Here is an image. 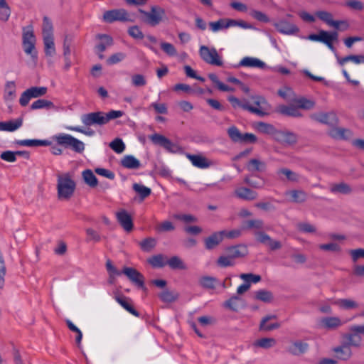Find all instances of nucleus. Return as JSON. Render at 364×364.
I'll return each mask as SVG.
<instances>
[{
  "label": "nucleus",
  "mask_w": 364,
  "mask_h": 364,
  "mask_svg": "<svg viewBox=\"0 0 364 364\" xmlns=\"http://www.w3.org/2000/svg\"><path fill=\"white\" fill-rule=\"evenodd\" d=\"M16 144L19 146H50L51 145V142L48 140H41V139H24V140H18L15 142Z\"/></svg>",
  "instance_id": "30"
},
{
  "label": "nucleus",
  "mask_w": 364,
  "mask_h": 364,
  "mask_svg": "<svg viewBox=\"0 0 364 364\" xmlns=\"http://www.w3.org/2000/svg\"><path fill=\"white\" fill-rule=\"evenodd\" d=\"M144 252H149L156 245V240L154 237H146L139 243Z\"/></svg>",
  "instance_id": "46"
},
{
  "label": "nucleus",
  "mask_w": 364,
  "mask_h": 364,
  "mask_svg": "<svg viewBox=\"0 0 364 364\" xmlns=\"http://www.w3.org/2000/svg\"><path fill=\"white\" fill-rule=\"evenodd\" d=\"M120 165L129 169H137L141 166L140 161L132 155H125L120 161Z\"/></svg>",
  "instance_id": "26"
},
{
  "label": "nucleus",
  "mask_w": 364,
  "mask_h": 364,
  "mask_svg": "<svg viewBox=\"0 0 364 364\" xmlns=\"http://www.w3.org/2000/svg\"><path fill=\"white\" fill-rule=\"evenodd\" d=\"M274 139L279 142L288 144H294L297 141L296 135L294 133L278 130L275 133Z\"/></svg>",
  "instance_id": "20"
},
{
  "label": "nucleus",
  "mask_w": 364,
  "mask_h": 364,
  "mask_svg": "<svg viewBox=\"0 0 364 364\" xmlns=\"http://www.w3.org/2000/svg\"><path fill=\"white\" fill-rule=\"evenodd\" d=\"M46 108L48 109H55L58 110L59 107L55 106L51 101L45 99H39L32 103L31 105V109H38Z\"/></svg>",
  "instance_id": "31"
},
{
  "label": "nucleus",
  "mask_w": 364,
  "mask_h": 364,
  "mask_svg": "<svg viewBox=\"0 0 364 364\" xmlns=\"http://www.w3.org/2000/svg\"><path fill=\"white\" fill-rule=\"evenodd\" d=\"M96 39L100 40V43L95 46V50L97 53L104 52L107 47L113 45V38L107 34H97L95 36Z\"/></svg>",
  "instance_id": "19"
},
{
  "label": "nucleus",
  "mask_w": 364,
  "mask_h": 364,
  "mask_svg": "<svg viewBox=\"0 0 364 364\" xmlns=\"http://www.w3.org/2000/svg\"><path fill=\"white\" fill-rule=\"evenodd\" d=\"M227 132L229 137L232 141L240 142L242 133L235 126L229 127Z\"/></svg>",
  "instance_id": "57"
},
{
  "label": "nucleus",
  "mask_w": 364,
  "mask_h": 364,
  "mask_svg": "<svg viewBox=\"0 0 364 364\" xmlns=\"http://www.w3.org/2000/svg\"><path fill=\"white\" fill-rule=\"evenodd\" d=\"M133 189L134 190V191L139 193L141 200H144V198L150 196L151 193V190L149 188L138 183H134L133 185Z\"/></svg>",
  "instance_id": "51"
},
{
  "label": "nucleus",
  "mask_w": 364,
  "mask_h": 364,
  "mask_svg": "<svg viewBox=\"0 0 364 364\" xmlns=\"http://www.w3.org/2000/svg\"><path fill=\"white\" fill-rule=\"evenodd\" d=\"M289 195L292 198V201L294 203H301L306 201L307 198V194L301 190L291 191L289 192Z\"/></svg>",
  "instance_id": "50"
},
{
  "label": "nucleus",
  "mask_w": 364,
  "mask_h": 364,
  "mask_svg": "<svg viewBox=\"0 0 364 364\" xmlns=\"http://www.w3.org/2000/svg\"><path fill=\"white\" fill-rule=\"evenodd\" d=\"M123 114L124 112L120 110H111L107 113L101 111L89 112L81 116V121L86 128L70 126L67 129L91 136L95 134V132L90 128L91 126L102 127L110 120L121 117Z\"/></svg>",
  "instance_id": "1"
},
{
  "label": "nucleus",
  "mask_w": 364,
  "mask_h": 364,
  "mask_svg": "<svg viewBox=\"0 0 364 364\" xmlns=\"http://www.w3.org/2000/svg\"><path fill=\"white\" fill-rule=\"evenodd\" d=\"M147 261L154 268H162L166 264L165 257L162 254L154 255L149 258Z\"/></svg>",
  "instance_id": "39"
},
{
  "label": "nucleus",
  "mask_w": 364,
  "mask_h": 364,
  "mask_svg": "<svg viewBox=\"0 0 364 364\" xmlns=\"http://www.w3.org/2000/svg\"><path fill=\"white\" fill-rule=\"evenodd\" d=\"M277 173L284 175L291 181H297L299 179L298 174L288 168H281L277 171Z\"/></svg>",
  "instance_id": "62"
},
{
  "label": "nucleus",
  "mask_w": 364,
  "mask_h": 364,
  "mask_svg": "<svg viewBox=\"0 0 364 364\" xmlns=\"http://www.w3.org/2000/svg\"><path fill=\"white\" fill-rule=\"evenodd\" d=\"M159 297L164 302L171 303L178 299L179 294L176 291L165 289L159 294Z\"/></svg>",
  "instance_id": "36"
},
{
  "label": "nucleus",
  "mask_w": 364,
  "mask_h": 364,
  "mask_svg": "<svg viewBox=\"0 0 364 364\" xmlns=\"http://www.w3.org/2000/svg\"><path fill=\"white\" fill-rule=\"evenodd\" d=\"M217 264L220 267H228L233 266L235 262H233V259L227 254L226 255H222L218 257L217 260Z\"/></svg>",
  "instance_id": "59"
},
{
  "label": "nucleus",
  "mask_w": 364,
  "mask_h": 364,
  "mask_svg": "<svg viewBox=\"0 0 364 364\" xmlns=\"http://www.w3.org/2000/svg\"><path fill=\"white\" fill-rule=\"evenodd\" d=\"M22 118L7 122H0V131L14 132L22 126Z\"/></svg>",
  "instance_id": "25"
},
{
  "label": "nucleus",
  "mask_w": 364,
  "mask_h": 364,
  "mask_svg": "<svg viewBox=\"0 0 364 364\" xmlns=\"http://www.w3.org/2000/svg\"><path fill=\"white\" fill-rule=\"evenodd\" d=\"M277 112L282 115L294 117H301L302 114L299 110V108L294 105H279L277 108Z\"/></svg>",
  "instance_id": "21"
},
{
  "label": "nucleus",
  "mask_w": 364,
  "mask_h": 364,
  "mask_svg": "<svg viewBox=\"0 0 364 364\" xmlns=\"http://www.w3.org/2000/svg\"><path fill=\"white\" fill-rule=\"evenodd\" d=\"M254 175L247 176L244 178V182L254 188H262L264 185V181L262 178H259L258 180L252 179V177Z\"/></svg>",
  "instance_id": "52"
},
{
  "label": "nucleus",
  "mask_w": 364,
  "mask_h": 364,
  "mask_svg": "<svg viewBox=\"0 0 364 364\" xmlns=\"http://www.w3.org/2000/svg\"><path fill=\"white\" fill-rule=\"evenodd\" d=\"M76 183L70 173H66L58 176L57 191L60 200H69L74 195Z\"/></svg>",
  "instance_id": "2"
},
{
  "label": "nucleus",
  "mask_w": 364,
  "mask_h": 364,
  "mask_svg": "<svg viewBox=\"0 0 364 364\" xmlns=\"http://www.w3.org/2000/svg\"><path fill=\"white\" fill-rule=\"evenodd\" d=\"M223 306L234 312H237L244 306L242 299L238 295H233L223 303Z\"/></svg>",
  "instance_id": "18"
},
{
  "label": "nucleus",
  "mask_w": 364,
  "mask_h": 364,
  "mask_svg": "<svg viewBox=\"0 0 364 364\" xmlns=\"http://www.w3.org/2000/svg\"><path fill=\"white\" fill-rule=\"evenodd\" d=\"M199 54L203 60L210 65L222 66L223 64L215 48H210L206 46H201L199 49Z\"/></svg>",
  "instance_id": "8"
},
{
  "label": "nucleus",
  "mask_w": 364,
  "mask_h": 364,
  "mask_svg": "<svg viewBox=\"0 0 364 364\" xmlns=\"http://www.w3.org/2000/svg\"><path fill=\"white\" fill-rule=\"evenodd\" d=\"M65 322H66V324H67L68 328L71 331H73V333H77V336H76V338H75V341L77 343V346L80 348V347L81 341H82V333L81 331L75 325H74L72 323V321H70L69 319H67L65 321Z\"/></svg>",
  "instance_id": "55"
},
{
  "label": "nucleus",
  "mask_w": 364,
  "mask_h": 364,
  "mask_svg": "<svg viewBox=\"0 0 364 364\" xmlns=\"http://www.w3.org/2000/svg\"><path fill=\"white\" fill-rule=\"evenodd\" d=\"M316 16L328 25L337 28L338 23L333 20V16L331 13L326 11H318L316 13Z\"/></svg>",
  "instance_id": "37"
},
{
  "label": "nucleus",
  "mask_w": 364,
  "mask_h": 364,
  "mask_svg": "<svg viewBox=\"0 0 364 364\" xmlns=\"http://www.w3.org/2000/svg\"><path fill=\"white\" fill-rule=\"evenodd\" d=\"M187 157L196 167L206 168L211 166V162L202 155L187 154Z\"/></svg>",
  "instance_id": "23"
},
{
  "label": "nucleus",
  "mask_w": 364,
  "mask_h": 364,
  "mask_svg": "<svg viewBox=\"0 0 364 364\" xmlns=\"http://www.w3.org/2000/svg\"><path fill=\"white\" fill-rule=\"evenodd\" d=\"M321 324L327 329H335L341 326L343 323L338 317H325L321 319Z\"/></svg>",
  "instance_id": "32"
},
{
  "label": "nucleus",
  "mask_w": 364,
  "mask_h": 364,
  "mask_svg": "<svg viewBox=\"0 0 364 364\" xmlns=\"http://www.w3.org/2000/svg\"><path fill=\"white\" fill-rule=\"evenodd\" d=\"M218 282V279L215 277H210V276H205L202 277L199 279V284L200 285L205 288L208 289H214L215 288V284Z\"/></svg>",
  "instance_id": "44"
},
{
  "label": "nucleus",
  "mask_w": 364,
  "mask_h": 364,
  "mask_svg": "<svg viewBox=\"0 0 364 364\" xmlns=\"http://www.w3.org/2000/svg\"><path fill=\"white\" fill-rule=\"evenodd\" d=\"M309 345L301 341H296L289 348V352L294 355H299L304 353L308 349Z\"/></svg>",
  "instance_id": "35"
},
{
  "label": "nucleus",
  "mask_w": 364,
  "mask_h": 364,
  "mask_svg": "<svg viewBox=\"0 0 364 364\" xmlns=\"http://www.w3.org/2000/svg\"><path fill=\"white\" fill-rule=\"evenodd\" d=\"M298 108L310 109L314 107V102L304 97H301L295 100Z\"/></svg>",
  "instance_id": "60"
},
{
  "label": "nucleus",
  "mask_w": 364,
  "mask_h": 364,
  "mask_svg": "<svg viewBox=\"0 0 364 364\" xmlns=\"http://www.w3.org/2000/svg\"><path fill=\"white\" fill-rule=\"evenodd\" d=\"M225 230L213 233L205 239V246L207 250H212L217 247L224 237Z\"/></svg>",
  "instance_id": "17"
},
{
  "label": "nucleus",
  "mask_w": 364,
  "mask_h": 364,
  "mask_svg": "<svg viewBox=\"0 0 364 364\" xmlns=\"http://www.w3.org/2000/svg\"><path fill=\"white\" fill-rule=\"evenodd\" d=\"M239 66L250 67V68H259L264 69L267 68L266 64L258 58L252 57H245L239 63Z\"/></svg>",
  "instance_id": "24"
},
{
  "label": "nucleus",
  "mask_w": 364,
  "mask_h": 364,
  "mask_svg": "<svg viewBox=\"0 0 364 364\" xmlns=\"http://www.w3.org/2000/svg\"><path fill=\"white\" fill-rule=\"evenodd\" d=\"M267 168L266 164L257 159H252L249 161L247 168L250 172H264Z\"/></svg>",
  "instance_id": "29"
},
{
  "label": "nucleus",
  "mask_w": 364,
  "mask_h": 364,
  "mask_svg": "<svg viewBox=\"0 0 364 364\" xmlns=\"http://www.w3.org/2000/svg\"><path fill=\"white\" fill-rule=\"evenodd\" d=\"M273 25L279 33L286 35L296 34L299 31V28L296 25L284 19L274 23Z\"/></svg>",
  "instance_id": "11"
},
{
  "label": "nucleus",
  "mask_w": 364,
  "mask_h": 364,
  "mask_svg": "<svg viewBox=\"0 0 364 364\" xmlns=\"http://www.w3.org/2000/svg\"><path fill=\"white\" fill-rule=\"evenodd\" d=\"M276 344V341L272 338H262L255 341V346L262 348H269Z\"/></svg>",
  "instance_id": "54"
},
{
  "label": "nucleus",
  "mask_w": 364,
  "mask_h": 364,
  "mask_svg": "<svg viewBox=\"0 0 364 364\" xmlns=\"http://www.w3.org/2000/svg\"><path fill=\"white\" fill-rule=\"evenodd\" d=\"M352 191L350 186L343 182L334 184L331 188L332 193H339L345 195L351 193Z\"/></svg>",
  "instance_id": "41"
},
{
  "label": "nucleus",
  "mask_w": 364,
  "mask_h": 364,
  "mask_svg": "<svg viewBox=\"0 0 364 364\" xmlns=\"http://www.w3.org/2000/svg\"><path fill=\"white\" fill-rule=\"evenodd\" d=\"M327 37V31L321 30L317 34H310L308 36V39L314 41H319L321 42L326 46L330 44L326 38Z\"/></svg>",
  "instance_id": "53"
},
{
  "label": "nucleus",
  "mask_w": 364,
  "mask_h": 364,
  "mask_svg": "<svg viewBox=\"0 0 364 364\" xmlns=\"http://www.w3.org/2000/svg\"><path fill=\"white\" fill-rule=\"evenodd\" d=\"M117 221L126 232H131L134 228L132 216L125 210H122L116 213Z\"/></svg>",
  "instance_id": "13"
},
{
  "label": "nucleus",
  "mask_w": 364,
  "mask_h": 364,
  "mask_svg": "<svg viewBox=\"0 0 364 364\" xmlns=\"http://www.w3.org/2000/svg\"><path fill=\"white\" fill-rule=\"evenodd\" d=\"M333 304L345 310L355 309L359 306L356 301L349 299H338L333 301Z\"/></svg>",
  "instance_id": "28"
},
{
  "label": "nucleus",
  "mask_w": 364,
  "mask_h": 364,
  "mask_svg": "<svg viewBox=\"0 0 364 364\" xmlns=\"http://www.w3.org/2000/svg\"><path fill=\"white\" fill-rule=\"evenodd\" d=\"M115 300L128 312L131 314L139 317L140 316L138 311H136L132 303V300L123 295H118L115 296Z\"/></svg>",
  "instance_id": "22"
},
{
  "label": "nucleus",
  "mask_w": 364,
  "mask_h": 364,
  "mask_svg": "<svg viewBox=\"0 0 364 364\" xmlns=\"http://www.w3.org/2000/svg\"><path fill=\"white\" fill-rule=\"evenodd\" d=\"M255 299L265 303H269L273 300V294L270 291L259 289L255 291Z\"/></svg>",
  "instance_id": "38"
},
{
  "label": "nucleus",
  "mask_w": 364,
  "mask_h": 364,
  "mask_svg": "<svg viewBox=\"0 0 364 364\" xmlns=\"http://www.w3.org/2000/svg\"><path fill=\"white\" fill-rule=\"evenodd\" d=\"M32 98L44 96L48 91L46 87H31L28 89Z\"/></svg>",
  "instance_id": "58"
},
{
  "label": "nucleus",
  "mask_w": 364,
  "mask_h": 364,
  "mask_svg": "<svg viewBox=\"0 0 364 364\" xmlns=\"http://www.w3.org/2000/svg\"><path fill=\"white\" fill-rule=\"evenodd\" d=\"M53 139L58 145L70 148L76 153H82L85 150V144L70 134H59L53 136Z\"/></svg>",
  "instance_id": "3"
},
{
  "label": "nucleus",
  "mask_w": 364,
  "mask_h": 364,
  "mask_svg": "<svg viewBox=\"0 0 364 364\" xmlns=\"http://www.w3.org/2000/svg\"><path fill=\"white\" fill-rule=\"evenodd\" d=\"M276 318H277L276 315H268V316H264L260 322L259 329L262 330V331H270L273 329L278 328L280 326V324L278 323L266 325V323L267 321H269V320L276 319Z\"/></svg>",
  "instance_id": "34"
},
{
  "label": "nucleus",
  "mask_w": 364,
  "mask_h": 364,
  "mask_svg": "<svg viewBox=\"0 0 364 364\" xmlns=\"http://www.w3.org/2000/svg\"><path fill=\"white\" fill-rule=\"evenodd\" d=\"M122 273L138 288L141 289L144 291H147V288L144 285V277L138 270L132 267H125L122 269Z\"/></svg>",
  "instance_id": "9"
},
{
  "label": "nucleus",
  "mask_w": 364,
  "mask_h": 364,
  "mask_svg": "<svg viewBox=\"0 0 364 364\" xmlns=\"http://www.w3.org/2000/svg\"><path fill=\"white\" fill-rule=\"evenodd\" d=\"M43 38L46 55L53 56L55 53L53 36L45 37Z\"/></svg>",
  "instance_id": "47"
},
{
  "label": "nucleus",
  "mask_w": 364,
  "mask_h": 364,
  "mask_svg": "<svg viewBox=\"0 0 364 364\" xmlns=\"http://www.w3.org/2000/svg\"><path fill=\"white\" fill-rule=\"evenodd\" d=\"M225 251L232 259L242 258L248 255L247 247L243 244L227 247Z\"/></svg>",
  "instance_id": "12"
},
{
  "label": "nucleus",
  "mask_w": 364,
  "mask_h": 364,
  "mask_svg": "<svg viewBox=\"0 0 364 364\" xmlns=\"http://www.w3.org/2000/svg\"><path fill=\"white\" fill-rule=\"evenodd\" d=\"M139 11L143 15L141 18V21L151 26L159 24L165 15V10L156 6H152L150 11H146L141 9H139Z\"/></svg>",
  "instance_id": "6"
},
{
  "label": "nucleus",
  "mask_w": 364,
  "mask_h": 364,
  "mask_svg": "<svg viewBox=\"0 0 364 364\" xmlns=\"http://www.w3.org/2000/svg\"><path fill=\"white\" fill-rule=\"evenodd\" d=\"M109 147L116 153L121 154L125 149V144L121 139L116 138L110 142Z\"/></svg>",
  "instance_id": "56"
},
{
  "label": "nucleus",
  "mask_w": 364,
  "mask_h": 364,
  "mask_svg": "<svg viewBox=\"0 0 364 364\" xmlns=\"http://www.w3.org/2000/svg\"><path fill=\"white\" fill-rule=\"evenodd\" d=\"M210 29L213 32H218L220 30L226 29L232 26H240L242 28H252L251 24L243 20H235L231 18H220L217 21H210L208 23Z\"/></svg>",
  "instance_id": "5"
},
{
  "label": "nucleus",
  "mask_w": 364,
  "mask_h": 364,
  "mask_svg": "<svg viewBox=\"0 0 364 364\" xmlns=\"http://www.w3.org/2000/svg\"><path fill=\"white\" fill-rule=\"evenodd\" d=\"M235 195L239 198L246 200H253L257 198V192L245 187H240L236 189Z\"/></svg>",
  "instance_id": "27"
},
{
  "label": "nucleus",
  "mask_w": 364,
  "mask_h": 364,
  "mask_svg": "<svg viewBox=\"0 0 364 364\" xmlns=\"http://www.w3.org/2000/svg\"><path fill=\"white\" fill-rule=\"evenodd\" d=\"M363 328V325H355L350 328L348 333H345L341 336V343L348 346L350 348H358L361 346L362 337L360 334H363L358 329Z\"/></svg>",
  "instance_id": "4"
},
{
  "label": "nucleus",
  "mask_w": 364,
  "mask_h": 364,
  "mask_svg": "<svg viewBox=\"0 0 364 364\" xmlns=\"http://www.w3.org/2000/svg\"><path fill=\"white\" fill-rule=\"evenodd\" d=\"M250 15L255 19L264 23L269 22V18L263 12L257 10H252Z\"/></svg>",
  "instance_id": "64"
},
{
  "label": "nucleus",
  "mask_w": 364,
  "mask_h": 364,
  "mask_svg": "<svg viewBox=\"0 0 364 364\" xmlns=\"http://www.w3.org/2000/svg\"><path fill=\"white\" fill-rule=\"evenodd\" d=\"M16 97V85L14 81H9L5 85L4 99L6 101H12Z\"/></svg>",
  "instance_id": "42"
},
{
  "label": "nucleus",
  "mask_w": 364,
  "mask_h": 364,
  "mask_svg": "<svg viewBox=\"0 0 364 364\" xmlns=\"http://www.w3.org/2000/svg\"><path fill=\"white\" fill-rule=\"evenodd\" d=\"M254 127L257 131L263 134H272L274 136L277 132V129L272 124L263 122L255 123Z\"/></svg>",
  "instance_id": "33"
},
{
  "label": "nucleus",
  "mask_w": 364,
  "mask_h": 364,
  "mask_svg": "<svg viewBox=\"0 0 364 364\" xmlns=\"http://www.w3.org/2000/svg\"><path fill=\"white\" fill-rule=\"evenodd\" d=\"M133 15L129 14L124 9H112L104 13L102 19L106 23H113L114 21L133 22L134 19Z\"/></svg>",
  "instance_id": "7"
},
{
  "label": "nucleus",
  "mask_w": 364,
  "mask_h": 364,
  "mask_svg": "<svg viewBox=\"0 0 364 364\" xmlns=\"http://www.w3.org/2000/svg\"><path fill=\"white\" fill-rule=\"evenodd\" d=\"M23 43H36V37L33 33V26H28L23 28Z\"/></svg>",
  "instance_id": "49"
},
{
  "label": "nucleus",
  "mask_w": 364,
  "mask_h": 364,
  "mask_svg": "<svg viewBox=\"0 0 364 364\" xmlns=\"http://www.w3.org/2000/svg\"><path fill=\"white\" fill-rule=\"evenodd\" d=\"M42 33L43 38L53 36V23L47 16L43 17Z\"/></svg>",
  "instance_id": "45"
},
{
  "label": "nucleus",
  "mask_w": 364,
  "mask_h": 364,
  "mask_svg": "<svg viewBox=\"0 0 364 364\" xmlns=\"http://www.w3.org/2000/svg\"><path fill=\"white\" fill-rule=\"evenodd\" d=\"M82 178L85 183L90 187L94 188L97 186V178L91 170L87 169L84 171L82 172Z\"/></svg>",
  "instance_id": "43"
},
{
  "label": "nucleus",
  "mask_w": 364,
  "mask_h": 364,
  "mask_svg": "<svg viewBox=\"0 0 364 364\" xmlns=\"http://www.w3.org/2000/svg\"><path fill=\"white\" fill-rule=\"evenodd\" d=\"M328 134L333 139L343 140H348L353 136L350 129L343 127H333L329 130Z\"/></svg>",
  "instance_id": "15"
},
{
  "label": "nucleus",
  "mask_w": 364,
  "mask_h": 364,
  "mask_svg": "<svg viewBox=\"0 0 364 364\" xmlns=\"http://www.w3.org/2000/svg\"><path fill=\"white\" fill-rule=\"evenodd\" d=\"M228 100L234 108L241 107L243 109L256 114L259 117H264L267 114V113L262 109H260L257 107H254L253 106L250 105L247 102H242L235 96H230L228 97Z\"/></svg>",
  "instance_id": "10"
},
{
  "label": "nucleus",
  "mask_w": 364,
  "mask_h": 364,
  "mask_svg": "<svg viewBox=\"0 0 364 364\" xmlns=\"http://www.w3.org/2000/svg\"><path fill=\"white\" fill-rule=\"evenodd\" d=\"M170 268L173 269H186L187 267L183 260L178 256H173L166 261Z\"/></svg>",
  "instance_id": "40"
},
{
  "label": "nucleus",
  "mask_w": 364,
  "mask_h": 364,
  "mask_svg": "<svg viewBox=\"0 0 364 364\" xmlns=\"http://www.w3.org/2000/svg\"><path fill=\"white\" fill-rule=\"evenodd\" d=\"M86 233V242H99L102 240L100 234L92 228H87L85 229Z\"/></svg>",
  "instance_id": "48"
},
{
  "label": "nucleus",
  "mask_w": 364,
  "mask_h": 364,
  "mask_svg": "<svg viewBox=\"0 0 364 364\" xmlns=\"http://www.w3.org/2000/svg\"><path fill=\"white\" fill-rule=\"evenodd\" d=\"M264 228V222L262 220H250L245 222V228L250 230H262Z\"/></svg>",
  "instance_id": "61"
},
{
  "label": "nucleus",
  "mask_w": 364,
  "mask_h": 364,
  "mask_svg": "<svg viewBox=\"0 0 364 364\" xmlns=\"http://www.w3.org/2000/svg\"><path fill=\"white\" fill-rule=\"evenodd\" d=\"M311 118L320 123L332 126L336 124L338 121L336 114L333 112L313 114Z\"/></svg>",
  "instance_id": "14"
},
{
  "label": "nucleus",
  "mask_w": 364,
  "mask_h": 364,
  "mask_svg": "<svg viewBox=\"0 0 364 364\" xmlns=\"http://www.w3.org/2000/svg\"><path fill=\"white\" fill-rule=\"evenodd\" d=\"M332 351L336 353L338 360L343 361L348 360L353 355L352 349L342 343H340L339 346L333 348Z\"/></svg>",
  "instance_id": "16"
},
{
  "label": "nucleus",
  "mask_w": 364,
  "mask_h": 364,
  "mask_svg": "<svg viewBox=\"0 0 364 364\" xmlns=\"http://www.w3.org/2000/svg\"><path fill=\"white\" fill-rule=\"evenodd\" d=\"M162 50L169 56H175L177 55V51L173 45L170 43L162 42L161 43Z\"/></svg>",
  "instance_id": "63"
}]
</instances>
